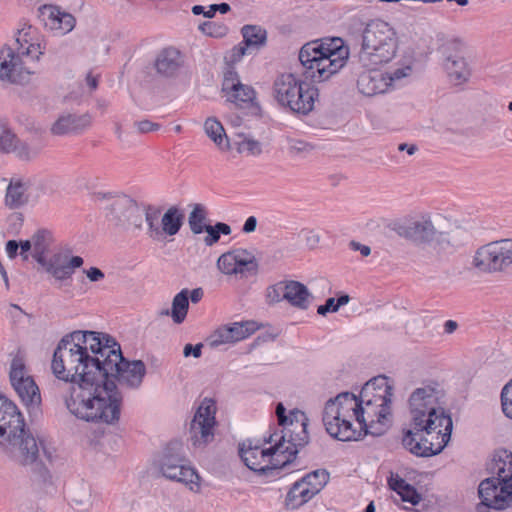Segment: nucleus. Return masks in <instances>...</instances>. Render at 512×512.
Returning a JSON list of instances; mask_svg holds the SVG:
<instances>
[{"label": "nucleus", "instance_id": "obj_1", "mask_svg": "<svg viewBox=\"0 0 512 512\" xmlns=\"http://www.w3.org/2000/svg\"><path fill=\"white\" fill-rule=\"evenodd\" d=\"M54 375L70 385L64 402L76 418L95 424L113 425L121 415L120 385L137 389L146 374L141 360L123 357L120 344L109 334L74 331L64 336L54 351Z\"/></svg>", "mask_w": 512, "mask_h": 512}, {"label": "nucleus", "instance_id": "obj_2", "mask_svg": "<svg viewBox=\"0 0 512 512\" xmlns=\"http://www.w3.org/2000/svg\"><path fill=\"white\" fill-rule=\"evenodd\" d=\"M407 406L409 428L404 432L403 446L418 457L441 453L453 429L442 385L436 381L422 383L409 395Z\"/></svg>", "mask_w": 512, "mask_h": 512}, {"label": "nucleus", "instance_id": "obj_3", "mask_svg": "<svg viewBox=\"0 0 512 512\" xmlns=\"http://www.w3.org/2000/svg\"><path fill=\"white\" fill-rule=\"evenodd\" d=\"M393 387L385 376L368 381L357 396V424L367 434L382 435L392 420Z\"/></svg>", "mask_w": 512, "mask_h": 512}, {"label": "nucleus", "instance_id": "obj_4", "mask_svg": "<svg viewBox=\"0 0 512 512\" xmlns=\"http://www.w3.org/2000/svg\"><path fill=\"white\" fill-rule=\"evenodd\" d=\"M349 55V47L342 38H324L304 44L299 51V61L305 77L321 83L339 73Z\"/></svg>", "mask_w": 512, "mask_h": 512}, {"label": "nucleus", "instance_id": "obj_5", "mask_svg": "<svg viewBox=\"0 0 512 512\" xmlns=\"http://www.w3.org/2000/svg\"><path fill=\"white\" fill-rule=\"evenodd\" d=\"M266 442L270 444L269 447L253 444L252 441L243 442L239 454L250 470L270 477L279 476L280 470L295 459L298 447L303 446V439L296 443L278 432L271 434Z\"/></svg>", "mask_w": 512, "mask_h": 512}, {"label": "nucleus", "instance_id": "obj_6", "mask_svg": "<svg viewBox=\"0 0 512 512\" xmlns=\"http://www.w3.org/2000/svg\"><path fill=\"white\" fill-rule=\"evenodd\" d=\"M0 446L23 465L33 464L39 454L37 441L25 430L18 407L3 395H0Z\"/></svg>", "mask_w": 512, "mask_h": 512}, {"label": "nucleus", "instance_id": "obj_7", "mask_svg": "<svg viewBox=\"0 0 512 512\" xmlns=\"http://www.w3.org/2000/svg\"><path fill=\"white\" fill-rule=\"evenodd\" d=\"M489 469L492 476L482 480L478 487L481 502L477 512L504 510L512 505V452L497 451Z\"/></svg>", "mask_w": 512, "mask_h": 512}, {"label": "nucleus", "instance_id": "obj_8", "mask_svg": "<svg viewBox=\"0 0 512 512\" xmlns=\"http://www.w3.org/2000/svg\"><path fill=\"white\" fill-rule=\"evenodd\" d=\"M357 396L350 392L339 393L326 401L322 422L327 433L340 441H358L363 431L357 424Z\"/></svg>", "mask_w": 512, "mask_h": 512}, {"label": "nucleus", "instance_id": "obj_9", "mask_svg": "<svg viewBox=\"0 0 512 512\" xmlns=\"http://www.w3.org/2000/svg\"><path fill=\"white\" fill-rule=\"evenodd\" d=\"M398 38L394 28L383 20L370 21L363 30L359 63L375 67L390 62L396 55Z\"/></svg>", "mask_w": 512, "mask_h": 512}, {"label": "nucleus", "instance_id": "obj_10", "mask_svg": "<svg viewBox=\"0 0 512 512\" xmlns=\"http://www.w3.org/2000/svg\"><path fill=\"white\" fill-rule=\"evenodd\" d=\"M157 468L166 479L184 484L194 493L200 492V476L181 452L179 443L169 444L158 459Z\"/></svg>", "mask_w": 512, "mask_h": 512}, {"label": "nucleus", "instance_id": "obj_11", "mask_svg": "<svg viewBox=\"0 0 512 512\" xmlns=\"http://www.w3.org/2000/svg\"><path fill=\"white\" fill-rule=\"evenodd\" d=\"M216 403L205 398L199 405L190 425V440L195 448H204L213 441L216 426Z\"/></svg>", "mask_w": 512, "mask_h": 512}, {"label": "nucleus", "instance_id": "obj_12", "mask_svg": "<svg viewBox=\"0 0 512 512\" xmlns=\"http://www.w3.org/2000/svg\"><path fill=\"white\" fill-rule=\"evenodd\" d=\"M34 74L33 65L11 46L0 48V80L10 84L24 85Z\"/></svg>", "mask_w": 512, "mask_h": 512}, {"label": "nucleus", "instance_id": "obj_13", "mask_svg": "<svg viewBox=\"0 0 512 512\" xmlns=\"http://www.w3.org/2000/svg\"><path fill=\"white\" fill-rule=\"evenodd\" d=\"M9 378L13 389L26 407L34 409L40 405L41 395L39 388L21 357L13 358L10 365Z\"/></svg>", "mask_w": 512, "mask_h": 512}, {"label": "nucleus", "instance_id": "obj_14", "mask_svg": "<svg viewBox=\"0 0 512 512\" xmlns=\"http://www.w3.org/2000/svg\"><path fill=\"white\" fill-rule=\"evenodd\" d=\"M443 69L450 83L455 86L467 83L472 70L464 56L460 42H451L443 48Z\"/></svg>", "mask_w": 512, "mask_h": 512}, {"label": "nucleus", "instance_id": "obj_15", "mask_svg": "<svg viewBox=\"0 0 512 512\" xmlns=\"http://www.w3.org/2000/svg\"><path fill=\"white\" fill-rule=\"evenodd\" d=\"M12 48L34 65L44 54V37L37 28L25 23L18 29Z\"/></svg>", "mask_w": 512, "mask_h": 512}, {"label": "nucleus", "instance_id": "obj_16", "mask_svg": "<svg viewBox=\"0 0 512 512\" xmlns=\"http://www.w3.org/2000/svg\"><path fill=\"white\" fill-rule=\"evenodd\" d=\"M217 267L225 275L245 276L258 270L254 254L246 249H235L222 254L217 260Z\"/></svg>", "mask_w": 512, "mask_h": 512}, {"label": "nucleus", "instance_id": "obj_17", "mask_svg": "<svg viewBox=\"0 0 512 512\" xmlns=\"http://www.w3.org/2000/svg\"><path fill=\"white\" fill-rule=\"evenodd\" d=\"M84 260L80 256H74L68 251L57 252L46 258L40 265L58 282H66L72 279L77 268H80Z\"/></svg>", "mask_w": 512, "mask_h": 512}, {"label": "nucleus", "instance_id": "obj_18", "mask_svg": "<svg viewBox=\"0 0 512 512\" xmlns=\"http://www.w3.org/2000/svg\"><path fill=\"white\" fill-rule=\"evenodd\" d=\"M38 12L45 28L56 35H66L75 27V17L58 6L45 4L39 7Z\"/></svg>", "mask_w": 512, "mask_h": 512}, {"label": "nucleus", "instance_id": "obj_19", "mask_svg": "<svg viewBox=\"0 0 512 512\" xmlns=\"http://www.w3.org/2000/svg\"><path fill=\"white\" fill-rule=\"evenodd\" d=\"M222 92L227 101L237 106L251 103L255 99L254 89L249 85L243 84L237 72L231 67H228L224 72Z\"/></svg>", "mask_w": 512, "mask_h": 512}, {"label": "nucleus", "instance_id": "obj_20", "mask_svg": "<svg viewBox=\"0 0 512 512\" xmlns=\"http://www.w3.org/2000/svg\"><path fill=\"white\" fill-rule=\"evenodd\" d=\"M141 208L126 195L116 196L110 205V220L119 226H140Z\"/></svg>", "mask_w": 512, "mask_h": 512}, {"label": "nucleus", "instance_id": "obj_21", "mask_svg": "<svg viewBox=\"0 0 512 512\" xmlns=\"http://www.w3.org/2000/svg\"><path fill=\"white\" fill-rule=\"evenodd\" d=\"M499 240L489 242L479 247L472 260V265L484 273L504 271Z\"/></svg>", "mask_w": 512, "mask_h": 512}, {"label": "nucleus", "instance_id": "obj_22", "mask_svg": "<svg viewBox=\"0 0 512 512\" xmlns=\"http://www.w3.org/2000/svg\"><path fill=\"white\" fill-rule=\"evenodd\" d=\"M396 231L401 237L421 243L433 241L437 236V230L428 216L401 223Z\"/></svg>", "mask_w": 512, "mask_h": 512}, {"label": "nucleus", "instance_id": "obj_23", "mask_svg": "<svg viewBox=\"0 0 512 512\" xmlns=\"http://www.w3.org/2000/svg\"><path fill=\"white\" fill-rule=\"evenodd\" d=\"M357 75L356 87L360 94L373 97L389 93L384 71L368 67Z\"/></svg>", "mask_w": 512, "mask_h": 512}, {"label": "nucleus", "instance_id": "obj_24", "mask_svg": "<svg viewBox=\"0 0 512 512\" xmlns=\"http://www.w3.org/2000/svg\"><path fill=\"white\" fill-rule=\"evenodd\" d=\"M92 123L89 114H63L51 126V133L57 136L79 134L90 127Z\"/></svg>", "mask_w": 512, "mask_h": 512}, {"label": "nucleus", "instance_id": "obj_25", "mask_svg": "<svg viewBox=\"0 0 512 512\" xmlns=\"http://www.w3.org/2000/svg\"><path fill=\"white\" fill-rule=\"evenodd\" d=\"M317 98L318 89L303 80L298 92L290 101H287L285 108L293 113L307 115L314 109Z\"/></svg>", "mask_w": 512, "mask_h": 512}, {"label": "nucleus", "instance_id": "obj_26", "mask_svg": "<svg viewBox=\"0 0 512 512\" xmlns=\"http://www.w3.org/2000/svg\"><path fill=\"white\" fill-rule=\"evenodd\" d=\"M182 63L180 51L174 47H166L157 54L154 67L157 74L170 78L178 74Z\"/></svg>", "mask_w": 512, "mask_h": 512}, {"label": "nucleus", "instance_id": "obj_27", "mask_svg": "<svg viewBox=\"0 0 512 512\" xmlns=\"http://www.w3.org/2000/svg\"><path fill=\"white\" fill-rule=\"evenodd\" d=\"M303 80L292 73H283L276 77L273 83V95L276 101L283 107L298 92Z\"/></svg>", "mask_w": 512, "mask_h": 512}, {"label": "nucleus", "instance_id": "obj_28", "mask_svg": "<svg viewBox=\"0 0 512 512\" xmlns=\"http://www.w3.org/2000/svg\"><path fill=\"white\" fill-rule=\"evenodd\" d=\"M184 215L176 206H171L162 215L159 230L160 233L157 235L156 241H164L167 237L176 235L183 224Z\"/></svg>", "mask_w": 512, "mask_h": 512}, {"label": "nucleus", "instance_id": "obj_29", "mask_svg": "<svg viewBox=\"0 0 512 512\" xmlns=\"http://www.w3.org/2000/svg\"><path fill=\"white\" fill-rule=\"evenodd\" d=\"M311 294L308 288L298 281L284 282V300L290 305L306 310L309 307Z\"/></svg>", "mask_w": 512, "mask_h": 512}, {"label": "nucleus", "instance_id": "obj_30", "mask_svg": "<svg viewBox=\"0 0 512 512\" xmlns=\"http://www.w3.org/2000/svg\"><path fill=\"white\" fill-rule=\"evenodd\" d=\"M317 495L302 479L295 482L286 495L285 505L288 509H297Z\"/></svg>", "mask_w": 512, "mask_h": 512}, {"label": "nucleus", "instance_id": "obj_31", "mask_svg": "<svg viewBox=\"0 0 512 512\" xmlns=\"http://www.w3.org/2000/svg\"><path fill=\"white\" fill-rule=\"evenodd\" d=\"M31 238L33 243L32 257L40 265L47 258V253L54 242L53 234L50 230L41 228Z\"/></svg>", "mask_w": 512, "mask_h": 512}, {"label": "nucleus", "instance_id": "obj_32", "mask_svg": "<svg viewBox=\"0 0 512 512\" xmlns=\"http://www.w3.org/2000/svg\"><path fill=\"white\" fill-rule=\"evenodd\" d=\"M388 485L404 502L417 505L421 501V495L417 490L398 475H391Z\"/></svg>", "mask_w": 512, "mask_h": 512}, {"label": "nucleus", "instance_id": "obj_33", "mask_svg": "<svg viewBox=\"0 0 512 512\" xmlns=\"http://www.w3.org/2000/svg\"><path fill=\"white\" fill-rule=\"evenodd\" d=\"M188 295L189 290L186 288L182 289L174 296L171 310H164L161 312V315H170L175 324L183 323L189 309Z\"/></svg>", "mask_w": 512, "mask_h": 512}, {"label": "nucleus", "instance_id": "obj_34", "mask_svg": "<svg viewBox=\"0 0 512 512\" xmlns=\"http://www.w3.org/2000/svg\"><path fill=\"white\" fill-rule=\"evenodd\" d=\"M27 185L20 180H11L6 189L5 204L9 208H18L28 201Z\"/></svg>", "mask_w": 512, "mask_h": 512}, {"label": "nucleus", "instance_id": "obj_35", "mask_svg": "<svg viewBox=\"0 0 512 512\" xmlns=\"http://www.w3.org/2000/svg\"><path fill=\"white\" fill-rule=\"evenodd\" d=\"M413 73L412 62H404L384 71L389 92L395 90L404 83V80Z\"/></svg>", "mask_w": 512, "mask_h": 512}, {"label": "nucleus", "instance_id": "obj_36", "mask_svg": "<svg viewBox=\"0 0 512 512\" xmlns=\"http://www.w3.org/2000/svg\"><path fill=\"white\" fill-rule=\"evenodd\" d=\"M243 43L249 49H256L263 47L266 43L267 32L264 28L256 25H245L242 28Z\"/></svg>", "mask_w": 512, "mask_h": 512}, {"label": "nucleus", "instance_id": "obj_37", "mask_svg": "<svg viewBox=\"0 0 512 512\" xmlns=\"http://www.w3.org/2000/svg\"><path fill=\"white\" fill-rule=\"evenodd\" d=\"M204 129L207 136L221 149L229 148V141L225 130L216 118H208L204 123Z\"/></svg>", "mask_w": 512, "mask_h": 512}, {"label": "nucleus", "instance_id": "obj_38", "mask_svg": "<svg viewBox=\"0 0 512 512\" xmlns=\"http://www.w3.org/2000/svg\"><path fill=\"white\" fill-rule=\"evenodd\" d=\"M141 212H143L145 216L147 236L153 241H156L157 235L160 233L159 225L162 217L161 208L154 205H143Z\"/></svg>", "mask_w": 512, "mask_h": 512}, {"label": "nucleus", "instance_id": "obj_39", "mask_svg": "<svg viewBox=\"0 0 512 512\" xmlns=\"http://www.w3.org/2000/svg\"><path fill=\"white\" fill-rule=\"evenodd\" d=\"M44 148V143L40 140L29 142L18 141L14 154L22 161H32L36 159Z\"/></svg>", "mask_w": 512, "mask_h": 512}, {"label": "nucleus", "instance_id": "obj_40", "mask_svg": "<svg viewBox=\"0 0 512 512\" xmlns=\"http://www.w3.org/2000/svg\"><path fill=\"white\" fill-rule=\"evenodd\" d=\"M208 211L207 208L202 204H194L193 209L188 217V224L190 230L194 234H201L204 229L208 226L206 224Z\"/></svg>", "mask_w": 512, "mask_h": 512}, {"label": "nucleus", "instance_id": "obj_41", "mask_svg": "<svg viewBox=\"0 0 512 512\" xmlns=\"http://www.w3.org/2000/svg\"><path fill=\"white\" fill-rule=\"evenodd\" d=\"M226 327L232 343L246 339L259 329L255 321L235 322Z\"/></svg>", "mask_w": 512, "mask_h": 512}, {"label": "nucleus", "instance_id": "obj_42", "mask_svg": "<svg viewBox=\"0 0 512 512\" xmlns=\"http://www.w3.org/2000/svg\"><path fill=\"white\" fill-rule=\"evenodd\" d=\"M302 480L309 484V487L318 494L327 484L329 473L324 469H318L308 473Z\"/></svg>", "mask_w": 512, "mask_h": 512}, {"label": "nucleus", "instance_id": "obj_43", "mask_svg": "<svg viewBox=\"0 0 512 512\" xmlns=\"http://www.w3.org/2000/svg\"><path fill=\"white\" fill-rule=\"evenodd\" d=\"M19 139L14 132L5 124H0V151L14 153Z\"/></svg>", "mask_w": 512, "mask_h": 512}, {"label": "nucleus", "instance_id": "obj_44", "mask_svg": "<svg viewBox=\"0 0 512 512\" xmlns=\"http://www.w3.org/2000/svg\"><path fill=\"white\" fill-rule=\"evenodd\" d=\"M204 231L207 233V236L204 238V243L207 246H212L219 241L221 234H231V227L226 223L217 222L214 226H207Z\"/></svg>", "mask_w": 512, "mask_h": 512}, {"label": "nucleus", "instance_id": "obj_45", "mask_svg": "<svg viewBox=\"0 0 512 512\" xmlns=\"http://www.w3.org/2000/svg\"><path fill=\"white\" fill-rule=\"evenodd\" d=\"M199 30L207 36L221 38L227 34L228 28L224 24L206 21L199 25Z\"/></svg>", "mask_w": 512, "mask_h": 512}, {"label": "nucleus", "instance_id": "obj_46", "mask_svg": "<svg viewBox=\"0 0 512 512\" xmlns=\"http://www.w3.org/2000/svg\"><path fill=\"white\" fill-rule=\"evenodd\" d=\"M288 151L292 156H303L312 151L313 147L300 139L288 138Z\"/></svg>", "mask_w": 512, "mask_h": 512}, {"label": "nucleus", "instance_id": "obj_47", "mask_svg": "<svg viewBox=\"0 0 512 512\" xmlns=\"http://www.w3.org/2000/svg\"><path fill=\"white\" fill-rule=\"evenodd\" d=\"M501 405L503 413L512 419V379L502 389Z\"/></svg>", "mask_w": 512, "mask_h": 512}, {"label": "nucleus", "instance_id": "obj_48", "mask_svg": "<svg viewBox=\"0 0 512 512\" xmlns=\"http://www.w3.org/2000/svg\"><path fill=\"white\" fill-rule=\"evenodd\" d=\"M212 347H218L226 343H232L226 326L218 328L209 338Z\"/></svg>", "mask_w": 512, "mask_h": 512}, {"label": "nucleus", "instance_id": "obj_49", "mask_svg": "<svg viewBox=\"0 0 512 512\" xmlns=\"http://www.w3.org/2000/svg\"><path fill=\"white\" fill-rule=\"evenodd\" d=\"M266 300L269 304L284 300V282H279L267 288Z\"/></svg>", "mask_w": 512, "mask_h": 512}, {"label": "nucleus", "instance_id": "obj_50", "mask_svg": "<svg viewBox=\"0 0 512 512\" xmlns=\"http://www.w3.org/2000/svg\"><path fill=\"white\" fill-rule=\"evenodd\" d=\"M504 270L512 265V239L505 238L499 240Z\"/></svg>", "mask_w": 512, "mask_h": 512}, {"label": "nucleus", "instance_id": "obj_51", "mask_svg": "<svg viewBox=\"0 0 512 512\" xmlns=\"http://www.w3.org/2000/svg\"><path fill=\"white\" fill-rule=\"evenodd\" d=\"M239 150L250 155H259L262 152L260 142L251 138H244L240 142Z\"/></svg>", "mask_w": 512, "mask_h": 512}, {"label": "nucleus", "instance_id": "obj_52", "mask_svg": "<svg viewBox=\"0 0 512 512\" xmlns=\"http://www.w3.org/2000/svg\"><path fill=\"white\" fill-rule=\"evenodd\" d=\"M134 126L136 127L137 131L141 134L157 131L160 128V125L158 123H154L147 119L136 121L134 123Z\"/></svg>", "mask_w": 512, "mask_h": 512}, {"label": "nucleus", "instance_id": "obj_53", "mask_svg": "<svg viewBox=\"0 0 512 512\" xmlns=\"http://www.w3.org/2000/svg\"><path fill=\"white\" fill-rule=\"evenodd\" d=\"M249 51V48L243 43H239L237 46H235L231 52H230V55H229V60L230 62H238L240 61V59L246 55Z\"/></svg>", "mask_w": 512, "mask_h": 512}, {"label": "nucleus", "instance_id": "obj_54", "mask_svg": "<svg viewBox=\"0 0 512 512\" xmlns=\"http://www.w3.org/2000/svg\"><path fill=\"white\" fill-rule=\"evenodd\" d=\"M338 306H336V299L335 298H328L324 305H320L317 309V313L320 315H326L328 312H337Z\"/></svg>", "mask_w": 512, "mask_h": 512}, {"label": "nucleus", "instance_id": "obj_55", "mask_svg": "<svg viewBox=\"0 0 512 512\" xmlns=\"http://www.w3.org/2000/svg\"><path fill=\"white\" fill-rule=\"evenodd\" d=\"M83 272L91 282H99L105 278V274L97 267H90L83 270Z\"/></svg>", "mask_w": 512, "mask_h": 512}, {"label": "nucleus", "instance_id": "obj_56", "mask_svg": "<svg viewBox=\"0 0 512 512\" xmlns=\"http://www.w3.org/2000/svg\"><path fill=\"white\" fill-rule=\"evenodd\" d=\"M275 412H276V415L278 418L279 425H281V426H286L288 424L293 425V421L290 420V422H289V418L285 415L286 409L282 403L277 404Z\"/></svg>", "mask_w": 512, "mask_h": 512}, {"label": "nucleus", "instance_id": "obj_57", "mask_svg": "<svg viewBox=\"0 0 512 512\" xmlns=\"http://www.w3.org/2000/svg\"><path fill=\"white\" fill-rule=\"evenodd\" d=\"M349 247L353 251H359L362 256L367 257L371 254V248L357 241H350Z\"/></svg>", "mask_w": 512, "mask_h": 512}, {"label": "nucleus", "instance_id": "obj_58", "mask_svg": "<svg viewBox=\"0 0 512 512\" xmlns=\"http://www.w3.org/2000/svg\"><path fill=\"white\" fill-rule=\"evenodd\" d=\"M202 344H197L193 346L192 344H186L183 350L184 356L188 357L193 355L195 358H199L201 356Z\"/></svg>", "mask_w": 512, "mask_h": 512}, {"label": "nucleus", "instance_id": "obj_59", "mask_svg": "<svg viewBox=\"0 0 512 512\" xmlns=\"http://www.w3.org/2000/svg\"><path fill=\"white\" fill-rule=\"evenodd\" d=\"M19 249V243L15 240H9L6 244V253L9 258L13 259L17 255Z\"/></svg>", "mask_w": 512, "mask_h": 512}, {"label": "nucleus", "instance_id": "obj_60", "mask_svg": "<svg viewBox=\"0 0 512 512\" xmlns=\"http://www.w3.org/2000/svg\"><path fill=\"white\" fill-rule=\"evenodd\" d=\"M256 226H257V219L256 217L254 216H250L246 219L243 227H242V231L244 233H251V232H254L255 229H256Z\"/></svg>", "mask_w": 512, "mask_h": 512}, {"label": "nucleus", "instance_id": "obj_61", "mask_svg": "<svg viewBox=\"0 0 512 512\" xmlns=\"http://www.w3.org/2000/svg\"><path fill=\"white\" fill-rule=\"evenodd\" d=\"M306 244L309 248H315L320 242V236L312 231L307 232L306 234Z\"/></svg>", "mask_w": 512, "mask_h": 512}, {"label": "nucleus", "instance_id": "obj_62", "mask_svg": "<svg viewBox=\"0 0 512 512\" xmlns=\"http://www.w3.org/2000/svg\"><path fill=\"white\" fill-rule=\"evenodd\" d=\"M203 295L202 288H195L189 291L188 300L190 299L192 303H198L203 298Z\"/></svg>", "mask_w": 512, "mask_h": 512}, {"label": "nucleus", "instance_id": "obj_63", "mask_svg": "<svg viewBox=\"0 0 512 512\" xmlns=\"http://www.w3.org/2000/svg\"><path fill=\"white\" fill-rule=\"evenodd\" d=\"M19 247L21 249V252L20 254L24 257V259H27L28 256H27V252L29 250H32L33 251V243H32V238L29 239V240H25V241H21L20 244H19Z\"/></svg>", "mask_w": 512, "mask_h": 512}, {"label": "nucleus", "instance_id": "obj_64", "mask_svg": "<svg viewBox=\"0 0 512 512\" xmlns=\"http://www.w3.org/2000/svg\"><path fill=\"white\" fill-rule=\"evenodd\" d=\"M86 84L90 90H95L98 87V77L92 73H88L86 76Z\"/></svg>", "mask_w": 512, "mask_h": 512}]
</instances>
